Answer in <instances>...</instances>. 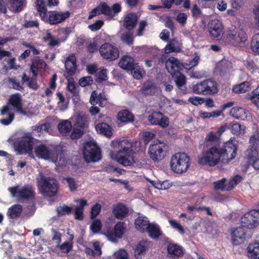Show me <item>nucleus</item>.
Here are the masks:
<instances>
[{"instance_id":"1","label":"nucleus","mask_w":259,"mask_h":259,"mask_svg":"<svg viewBox=\"0 0 259 259\" xmlns=\"http://www.w3.org/2000/svg\"><path fill=\"white\" fill-rule=\"evenodd\" d=\"M220 138L214 132H209L205 138L208 147L198 158V163L202 165L214 166L220 162L229 163L237 155L238 146L232 141L221 143Z\"/></svg>"},{"instance_id":"2","label":"nucleus","mask_w":259,"mask_h":259,"mask_svg":"<svg viewBox=\"0 0 259 259\" xmlns=\"http://www.w3.org/2000/svg\"><path fill=\"white\" fill-rule=\"evenodd\" d=\"M250 145L244 153V160L245 166H252L255 169H259V141L255 135L249 139Z\"/></svg>"},{"instance_id":"3","label":"nucleus","mask_w":259,"mask_h":259,"mask_svg":"<svg viewBox=\"0 0 259 259\" xmlns=\"http://www.w3.org/2000/svg\"><path fill=\"white\" fill-rule=\"evenodd\" d=\"M119 145L120 148L116 155L117 161L124 166L132 165L135 162L132 143L124 140L119 142Z\"/></svg>"},{"instance_id":"4","label":"nucleus","mask_w":259,"mask_h":259,"mask_svg":"<svg viewBox=\"0 0 259 259\" xmlns=\"http://www.w3.org/2000/svg\"><path fill=\"white\" fill-rule=\"evenodd\" d=\"M37 141L32 137L31 133H26L14 141V146L20 154H30Z\"/></svg>"},{"instance_id":"5","label":"nucleus","mask_w":259,"mask_h":259,"mask_svg":"<svg viewBox=\"0 0 259 259\" xmlns=\"http://www.w3.org/2000/svg\"><path fill=\"white\" fill-rule=\"evenodd\" d=\"M190 165V158L185 153H176L171 157L170 166L171 170L176 174H181L186 172Z\"/></svg>"},{"instance_id":"6","label":"nucleus","mask_w":259,"mask_h":259,"mask_svg":"<svg viewBox=\"0 0 259 259\" xmlns=\"http://www.w3.org/2000/svg\"><path fill=\"white\" fill-rule=\"evenodd\" d=\"M38 185L41 193L45 196L53 197L58 192V183L54 178L43 176L38 182Z\"/></svg>"},{"instance_id":"7","label":"nucleus","mask_w":259,"mask_h":259,"mask_svg":"<svg viewBox=\"0 0 259 259\" xmlns=\"http://www.w3.org/2000/svg\"><path fill=\"white\" fill-rule=\"evenodd\" d=\"M168 148L165 143L158 140L154 141L148 149L150 158L155 162L162 160L167 155Z\"/></svg>"},{"instance_id":"8","label":"nucleus","mask_w":259,"mask_h":259,"mask_svg":"<svg viewBox=\"0 0 259 259\" xmlns=\"http://www.w3.org/2000/svg\"><path fill=\"white\" fill-rule=\"evenodd\" d=\"M193 92L196 94L213 95L218 92L217 83L211 79H206L192 86Z\"/></svg>"},{"instance_id":"9","label":"nucleus","mask_w":259,"mask_h":259,"mask_svg":"<svg viewBox=\"0 0 259 259\" xmlns=\"http://www.w3.org/2000/svg\"><path fill=\"white\" fill-rule=\"evenodd\" d=\"M225 41L234 46H242L245 45L247 39L246 32L242 29L230 30L225 36Z\"/></svg>"},{"instance_id":"10","label":"nucleus","mask_w":259,"mask_h":259,"mask_svg":"<svg viewBox=\"0 0 259 259\" xmlns=\"http://www.w3.org/2000/svg\"><path fill=\"white\" fill-rule=\"evenodd\" d=\"M9 191L13 197H17L20 200H28L34 197V191L31 185H27L21 188L18 185L9 187Z\"/></svg>"},{"instance_id":"11","label":"nucleus","mask_w":259,"mask_h":259,"mask_svg":"<svg viewBox=\"0 0 259 259\" xmlns=\"http://www.w3.org/2000/svg\"><path fill=\"white\" fill-rule=\"evenodd\" d=\"M241 225L247 229H253L259 223V203L256 208L245 213L241 219Z\"/></svg>"},{"instance_id":"12","label":"nucleus","mask_w":259,"mask_h":259,"mask_svg":"<svg viewBox=\"0 0 259 259\" xmlns=\"http://www.w3.org/2000/svg\"><path fill=\"white\" fill-rule=\"evenodd\" d=\"M70 13L69 11L59 12L56 11H51L45 15L44 18L41 20L51 25H57L64 21L70 17Z\"/></svg>"},{"instance_id":"13","label":"nucleus","mask_w":259,"mask_h":259,"mask_svg":"<svg viewBox=\"0 0 259 259\" xmlns=\"http://www.w3.org/2000/svg\"><path fill=\"white\" fill-rule=\"evenodd\" d=\"M101 56L108 61L115 60L119 57V50L115 46L109 43L103 44L99 49Z\"/></svg>"},{"instance_id":"14","label":"nucleus","mask_w":259,"mask_h":259,"mask_svg":"<svg viewBox=\"0 0 259 259\" xmlns=\"http://www.w3.org/2000/svg\"><path fill=\"white\" fill-rule=\"evenodd\" d=\"M83 155L84 160L88 162L98 161L101 157L100 149L89 144L84 146Z\"/></svg>"},{"instance_id":"15","label":"nucleus","mask_w":259,"mask_h":259,"mask_svg":"<svg viewBox=\"0 0 259 259\" xmlns=\"http://www.w3.org/2000/svg\"><path fill=\"white\" fill-rule=\"evenodd\" d=\"M149 122L152 125H158L162 128H166L168 126L169 120L160 111H154L148 117Z\"/></svg>"},{"instance_id":"16","label":"nucleus","mask_w":259,"mask_h":259,"mask_svg":"<svg viewBox=\"0 0 259 259\" xmlns=\"http://www.w3.org/2000/svg\"><path fill=\"white\" fill-rule=\"evenodd\" d=\"M246 230L244 227L240 226L235 228L231 233V242L233 245L243 243L246 240Z\"/></svg>"},{"instance_id":"17","label":"nucleus","mask_w":259,"mask_h":259,"mask_svg":"<svg viewBox=\"0 0 259 259\" xmlns=\"http://www.w3.org/2000/svg\"><path fill=\"white\" fill-rule=\"evenodd\" d=\"M125 229V223L119 222L115 224L113 230L107 231L106 235L110 241H114L116 238H121L122 237Z\"/></svg>"},{"instance_id":"18","label":"nucleus","mask_w":259,"mask_h":259,"mask_svg":"<svg viewBox=\"0 0 259 259\" xmlns=\"http://www.w3.org/2000/svg\"><path fill=\"white\" fill-rule=\"evenodd\" d=\"M101 14L113 17L111 8L105 2H101L97 7L93 9L90 13L89 19H91Z\"/></svg>"},{"instance_id":"19","label":"nucleus","mask_w":259,"mask_h":259,"mask_svg":"<svg viewBox=\"0 0 259 259\" xmlns=\"http://www.w3.org/2000/svg\"><path fill=\"white\" fill-rule=\"evenodd\" d=\"M165 67L168 72L174 76V74L180 72V71L183 69V65L177 58L171 57L166 61Z\"/></svg>"},{"instance_id":"20","label":"nucleus","mask_w":259,"mask_h":259,"mask_svg":"<svg viewBox=\"0 0 259 259\" xmlns=\"http://www.w3.org/2000/svg\"><path fill=\"white\" fill-rule=\"evenodd\" d=\"M112 212L115 218L121 220L127 216L129 210L125 204L120 202L113 205Z\"/></svg>"},{"instance_id":"21","label":"nucleus","mask_w":259,"mask_h":259,"mask_svg":"<svg viewBox=\"0 0 259 259\" xmlns=\"http://www.w3.org/2000/svg\"><path fill=\"white\" fill-rule=\"evenodd\" d=\"M209 33L213 39H220L223 34V27L222 23L212 21L208 26Z\"/></svg>"},{"instance_id":"22","label":"nucleus","mask_w":259,"mask_h":259,"mask_svg":"<svg viewBox=\"0 0 259 259\" xmlns=\"http://www.w3.org/2000/svg\"><path fill=\"white\" fill-rule=\"evenodd\" d=\"M48 67V65L39 57L35 56L32 59V63L30 65V71L32 73L33 76L35 77L38 73V70L44 69L46 70Z\"/></svg>"},{"instance_id":"23","label":"nucleus","mask_w":259,"mask_h":259,"mask_svg":"<svg viewBox=\"0 0 259 259\" xmlns=\"http://www.w3.org/2000/svg\"><path fill=\"white\" fill-rule=\"evenodd\" d=\"M36 155L38 157L44 159H49L51 158L53 154V150L44 144L37 145L34 150Z\"/></svg>"},{"instance_id":"24","label":"nucleus","mask_w":259,"mask_h":259,"mask_svg":"<svg viewBox=\"0 0 259 259\" xmlns=\"http://www.w3.org/2000/svg\"><path fill=\"white\" fill-rule=\"evenodd\" d=\"M65 67L68 76L71 77L75 74L77 66L76 57L74 54L67 57L65 62Z\"/></svg>"},{"instance_id":"25","label":"nucleus","mask_w":259,"mask_h":259,"mask_svg":"<svg viewBox=\"0 0 259 259\" xmlns=\"http://www.w3.org/2000/svg\"><path fill=\"white\" fill-rule=\"evenodd\" d=\"M250 114L248 110L238 106L234 107L230 110V115L232 117L242 120L246 119Z\"/></svg>"},{"instance_id":"26","label":"nucleus","mask_w":259,"mask_h":259,"mask_svg":"<svg viewBox=\"0 0 259 259\" xmlns=\"http://www.w3.org/2000/svg\"><path fill=\"white\" fill-rule=\"evenodd\" d=\"M141 94L145 96H153L157 92V87L155 82L151 80L144 82L140 89Z\"/></svg>"},{"instance_id":"27","label":"nucleus","mask_w":259,"mask_h":259,"mask_svg":"<svg viewBox=\"0 0 259 259\" xmlns=\"http://www.w3.org/2000/svg\"><path fill=\"white\" fill-rule=\"evenodd\" d=\"M9 103L18 112L24 114L26 113L25 111L23 108L22 99L19 93L11 95L9 99Z\"/></svg>"},{"instance_id":"28","label":"nucleus","mask_w":259,"mask_h":259,"mask_svg":"<svg viewBox=\"0 0 259 259\" xmlns=\"http://www.w3.org/2000/svg\"><path fill=\"white\" fill-rule=\"evenodd\" d=\"M138 21L137 15L134 13H130L125 16L123 25L127 31H132Z\"/></svg>"},{"instance_id":"29","label":"nucleus","mask_w":259,"mask_h":259,"mask_svg":"<svg viewBox=\"0 0 259 259\" xmlns=\"http://www.w3.org/2000/svg\"><path fill=\"white\" fill-rule=\"evenodd\" d=\"M167 250V256L172 258H178L184 254L182 247L175 243H169Z\"/></svg>"},{"instance_id":"30","label":"nucleus","mask_w":259,"mask_h":259,"mask_svg":"<svg viewBox=\"0 0 259 259\" xmlns=\"http://www.w3.org/2000/svg\"><path fill=\"white\" fill-rule=\"evenodd\" d=\"M149 243L145 241H140L136 246L134 255L136 259H142L149 249Z\"/></svg>"},{"instance_id":"31","label":"nucleus","mask_w":259,"mask_h":259,"mask_svg":"<svg viewBox=\"0 0 259 259\" xmlns=\"http://www.w3.org/2000/svg\"><path fill=\"white\" fill-rule=\"evenodd\" d=\"M137 63H135V59L128 56H124L120 60L118 65L124 70L130 71L134 69V67Z\"/></svg>"},{"instance_id":"32","label":"nucleus","mask_w":259,"mask_h":259,"mask_svg":"<svg viewBox=\"0 0 259 259\" xmlns=\"http://www.w3.org/2000/svg\"><path fill=\"white\" fill-rule=\"evenodd\" d=\"M97 132L106 137L110 138L112 135V128L108 124L101 122L96 124L95 126Z\"/></svg>"},{"instance_id":"33","label":"nucleus","mask_w":259,"mask_h":259,"mask_svg":"<svg viewBox=\"0 0 259 259\" xmlns=\"http://www.w3.org/2000/svg\"><path fill=\"white\" fill-rule=\"evenodd\" d=\"M118 119L122 123H128L135 120L134 114L127 109L120 111L117 114Z\"/></svg>"},{"instance_id":"34","label":"nucleus","mask_w":259,"mask_h":259,"mask_svg":"<svg viewBox=\"0 0 259 259\" xmlns=\"http://www.w3.org/2000/svg\"><path fill=\"white\" fill-rule=\"evenodd\" d=\"M135 224L136 228L141 233L146 232L150 225L147 218L145 217H139L135 220Z\"/></svg>"},{"instance_id":"35","label":"nucleus","mask_w":259,"mask_h":259,"mask_svg":"<svg viewBox=\"0 0 259 259\" xmlns=\"http://www.w3.org/2000/svg\"><path fill=\"white\" fill-rule=\"evenodd\" d=\"M90 102L93 106L98 104L100 107H103L106 104V100L101 94L98 96L97 92L94 91L91 94Z\"/></svg>"},{"instance_id":"36","label":"nucleus","mask_w":259,"mask_h":259,"mask_svg":"<svg viewBox=\"0 0 259 259\" xmlns=\"http://www.w3.org/2000/svg\"><path fill=\"white\" fill-rule=\"evenodd\" d=\"M72 128L71 122L68 120H63L58 125V129L63 136L68 135Z\"/></svg>"},{"instance_id":"37","label":"nucleus","mask_w":259,"mask_h":259,"mask_svg":"<svg viewBox=\"0 0 259 259\" xmlns=\"http://www.w3.org/2000/svg\"><path fill=\"white\" fill-rule=\"evenodd\" d=\"M248 256L252 259H259V243H250L247 248Z\"/></svg>"},{"instance_id":"38","label":"nucleus","mask_w":259,"mask_h":259,"mask_svg":"<svg viewBox=\"0 0 259 259\" xmlns=\"http://www.w3.org/2000/svg\"><path fill=\"white\" fill-rule=\"evenodd\" d=\"M22 212V206L20 204H15L11 206L7 212V215L10 219L18 218Z\"/></svg>"},{"instance_id":"39","label":"nucleus","mask_w":259,"mask_h":259,"mask_svg":"<svg viewBox=\"0 0 259 259\" xmlns=\"http://www.w3.org/2000/svg\"><path fill=\"white\" fill-rule=\"evenodd\" d=\"M250 86V82L245 81L240 84L234 85L232 91L235 93H244L249 91Z\"/></svg>"},{"instance_id":"40","label":"nucleus","mask_w":259,"mask_h":259,"mask_svg":"<svg viewBox=\"0 0 259 259\" xmlns=\"http://www.w3.org/2000/svg\"><path fill=\"white\" fill-rule=\"evenodd\" d=\"M10 108L7 106H4L2 109H1V114L2 115H5V114H8V117L7 118H4L0 120V122L5 125H8L10 124L12 121L13 120L14 118V115L12 113L9 112Z\"/></svg>"},{"instance_id":"41","label":"nucleus","mask_w":259,"mask_h":259,"mask_svg":"<svg viewBox=\"0 0 259 259\" xmlns=\"http://www.w3.org/2000/svg\"><path fill=\"white\" fill-rule=\"evenodd\" d=\"M149 236L152 239H157L162 234L158 226L155 224H150L146 231Z\"/></svg>"},{"instance_id":"42","label":"nucleus","mask_w":259,"mask_h":259,"mask_svg":"<svg viewBox=\"0 0 259 259\" xmlns=\"http://www.w3.org/2000/svg\"><path fill=\"white\" fill-rule=\"evenodd\" d=\"M64 151L62 147L57 146L53 150V154H52L51 158L55 159L56 161L60 162L61 160L64 161Z\"/></svg>"},{"instance_id":"43","label":"nucleus","mask_w":259,"mask_h":259,"mask_svg":"<svg viewBox=\"0 0 259 259\" xmlns=\"http://www.w3.org/2000/svg\"><path fill=\"white\" fill-rule=\"evenodd\" d=\"M64 151L62 147L57 146L53 150V154H52L51 158L55 159L56 161L60 162L61 160L64 161Z\"/></svg>"},{"instance_id":"44","label":"nucleus","mask_w":259,"mask_h":259,"mask_svg":"<svg viewBox=\"0 0 259 259\" xmlns=\"http://www.w3.org/2000/svg\"><path fill=\"white\" fill-rule=\"evenodd\" d=\"M50 128V123L46 122L45 123L40 124L35 126H32V131L33 133L36 132L38 133V136H40L44 132H48Z\"/></svg>"},{"instance_id":"45","label":"nucleus","mask_w":259,"mask_h":259,"mask_svg":"<svg viewBox=\"0 0 259 259\" xmlns=\"http://www.w3.org/2000/svg\"><path fill=\"white\" fill-rule=\"evenodd\" d=\"M173 77H175V81L177 87L181 89L186 83V78L185 76L181 72L174 74Z\"/></svg>"},{"instance_id":"46","label":"nucleus","mask_w":259,"mask_h":259,"mask_svg":"<svg viewBox=\"0 0 259 259\" xmlns=\"http://www.w3.org/2000/svg\"><path fill=\"white\" fill-rule=\"evenodd\" d=\"M56 211L57 215L59 217L65 215H69L72 211V207L63 204L56 208Z\"/></svg>"},{"instance_id":"47","label":"nucleus","mask_w":259,"mask_h":259,"mask_svg":"<svg viewBox=\"0 0 259 259\" xmlns=\"http://www.w3.org/2000/svg\"><path fill=\"white\" fill-rule=\"evenodd\" d=\"M36 9L39 13V15L41 18H44L45 15L47 14V9L45 5L44 0H36Z\"/></svg>"},{"instance_id":"48","label":"nucleus","mask_w":259,"mask_h":259,"mask_svg":"<svg viewBox=\"0 0 259 259\" xmlns=\"http://www.w3.org/2000/svg\"><path fill=\"white\" fill-rule=\"evenodd\" d=\"M95 79L96 82L101 83L107 79V69L100 68L95 75Z\"/></svg>"},{"instance_id":"49","label":"nucleus","mask_w":259,"mask_h":259,"mask_svg":"<svg viewBox=\"0 0 259 259\" xmlns=\"http://www.w3.org/2000/svg\"><path fill=\"white\" fill-rule=\"evenodd\" d=\"M134 69L130 70L132 72L133 76L137 79H140L142 78L143 74L145 73L143 68L139 66L138 63L135 65V66H134Z\"/></svg>"},{"instance_id":"50","label":"nucleus","mask_w":259,"mask_h":259,"mask_svg":"<svg viewBox=\"0 0 259 259\" xmlns=\"http://www.w3.org/2000/svg\"><path fill=\"white\" fill-rule=\"evenodd\" d=\"M7 1L10 4L11 8L15 13H18L22 10L23 0H7Z\"/></svg>"},{"instance_id":"51","label":"nucleus","mask_w":259,"mask_h":259,"mask_svg":"<svg viewBox=\"0 0 259 259\" xmlns=\"http://www.w3.org/2000/svg\"><path fill=\"white\" fill-rule=\"evenodd\" d=\"M250 46L251 50L254 54L259 55V33L253 36Z\"/></svg>"},{"instance_id":"52","label":"nucleus","mask_w":259,"mask_h":259,"mask_svg":"<svg viewBox=\"0 0 259 259\" xmlns=\"http://www.w3.org/2000/svg\"><path fill=\"white\" fill-rule=\"evenodd\" d=\"M73 242L72 241H65L61 245H58L57 247L59 248L62 253L68 254L73 249Z\"/></svg>"},{"instance_id":"53","label":"nucleus","mask_w":259,"mask_h":259,"mask_svg":"<svg viewBox=\"0 0 259 259\" xmlns=\"http://www.w3.org/2000/svg\"><path fill=\"white\" fill-rule=\"evenodd\" d=\"M121 40L124 43L132 45L134 43V33L132 31H128L123 34L121 36Z\"/></svg>"},{"instance_id":"54","label":"nucleus","mask_w":259,"mask_h":259,"mask_svg":"<svg viewBox=\"0 0 259 259\" xmlns=\"http://www.w3.org/2000/svg\"><path fill=\"white\" fill-rule=\"evenodd\" d=\"M226 179L223 178L221 180L214 182V187L215 190H221L222 191H229L230 189H227L229 186L228 183L225 184Z\"/></svg>"},{"instance_id":"55","label":"nucleus","mask_w":259,"mask_h":259,"mask_svg":"<svg viewBox=\"0 0 259 259\" xmlns=\"http://www.w3.org/2000/svg\"><path fill=\"white\" fill-rule=\"evenodd\" d=\"M87 118L84 115H78L76 119L74 126L80 128L82 130L85 127L87 123Z\"/></svg>"},{"instance_id":"56","label":"nucleus","mask_w":259,"mask_h":259,"mask_svg":"<svg viewBox=\"0 0 259 259\" xmlns=\"http://www.w3.org/2000/svg\"><path fill=\"white\" fill-rule=\"evenodd\" d=\"M242 180V177L240 175H236L229 182V186L227 189L232 190Z\"/></svg>"},{"instance_id":"57","label":"nucleus","mask_w":259,"mask_h":259,"mask_svg":"<svg viewBox=\"0 0 259 259\" xmlns=\"http://www.w3.org/2000/svg\"><path fill=\"white\" fill-rule=\"evenodd\" d=\"M244 130V126L238 123L232 124L231 127L232 133L236 135L241 134Z\"/></svg>"},{"instance_id":"58","label":"nucleus","mask_w":259,"mask_h":259,"mask_svg":"<svg viewBox=\"0 0 259 259\" xmlns=\"http://www.w3.org/2000/svg\"><path fill=\"white\" fill-rule=\"evenodd\" d=\"M114 257L115 259H128L129 255L127 251L124 249H120L115 252Z\"/></svg>"},{"instance_id":"59","label":"nucleus","mask_w":259,"mask_h":259,"mask_svg":"<svg viewBox=\"0 0 259 259\" xmlns=\"http://www.w3.org/2000/svg\"><path fill=\"white\" fill-rule=\"evenodd\" d=\"M169 223L172 228L177 230L180 234H184L185 233L184 227L176 221L173 220H169Z\"/></svg>"},{"instance_id":"60","label":"nucleus","mask_w":259,"mask_h":259,"mask_svg":"<svg viewBox=\"0 0 259 259\" xmlns=\"http://www.w3.org/2000/svg\"><path fill=\"white\" fill-rule=\"evenodd\" d=\"M83 130L74 126L70 135V138L72 140L78 139L80 138L83 134Z\"/></svg>"},{"instance_id":"61","label":"nucleus","mask_w":259,"mask_h":259,"mask_svg":"<svg viewBox=\"0 0 259 259\" xmlns=\"http://www.w3.org/2000/svg\"><path fill=\"white\" fill-rule=\"evenodd\" d=\"M91 229L94 233L99 232L102 228L101 222L100 220L97 219L95 220L91 225Z\"/></svg>"},{"instance_id":"62","label":"nucleus","mask_w":259,"mask_h":259,"mask_svg":"<svg viewBox=\"0 0 259 259\" xmlns=\"http://www.w3.org/2000/svg\"><path fill=\"white\" fill-rule=\"evenodd\" d=\"M101 209V206L99 203H96L94 205L91 211V218L92 219H95L100 212Z\"/></svg>"},{"instance_id":"63","label":"nucleus","mask_w":259,"mask_h":259,"mask_svg":"<svg viewBox=\"0 0 259 259\" xmlns=\"http://www.w3.org/2000/svg\"><path fill=\"white\" fill-rule=\"evenodd\" d=\"M64 179L67 181L69 189L71 191H74L77 189V184L74 179L71 177H66Z\"/></svg>"},{"instance_id":"64","label":"nucleus","mask_w":259,"mask_h":259,"mask_svg":"<svg viewBox=\"0 0 259 259\" xmlns=\"http://www.w3.org/2000/svg\"><path fill=\"white\" fill-rule=\"evenodd\" d=\"M251 94L250 98L251 101L256 107H259V93H258L257 90H255Z\"/></svg>"}]
</instances>
